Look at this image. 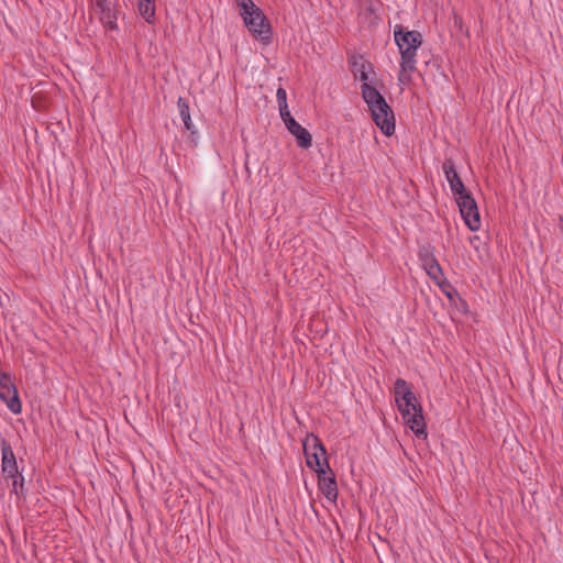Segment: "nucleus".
<instances>
[{
	"label": "nucleus",
	"instance_id": "nucleus-1",
	"mask_svg": "<svg viewBox=\"0 0 563 563\" xmlns=\"http://www.w3.org/2000/svg\"><path fill=\"white\" fill-rule=\"evenodd\" d=\"M394 40L400 53L398 79L401 84L408 85L411 82V74L417 70V52L422 45V34L397 24L394 27Z\"/></svg>",
	"mask_w": 563,
	"mask_h": 563
},
{
	"label": "nucleus",
	"instance_id": "nucleus-2",
	"mask_svg": "<svg viewBox=\"0 0 563 563\" xmlns=\"http://www.w3.org/2000/svg\"><path fill=\"white\" fill-rule=\"evenodd\" d=\"M361 92L375 124L385 135H393L395 132V115L383 95L371 84H362Z\"/></svg>",
	"mask_w": 563,
	"mask_h": 563
},
{
	"label": "nucleus",
	"instance_id": "nucleus-3",
	"mask_svg": "<svg viewBox=\"0 0 563 563\" xmlns=\"http://www.w3.org/2000/svg\"><path fill=\"white\" fill-rule=\"evenodd\" d=\"M249 13L242 15V19L250 33L265 45L269 44L273 38V31L263 10L255 5Z\"/></svg>",
	"mask_w": 563,
	"mask_h": 563
},
{
	"label": "nucleus",
	"instance_id": "nucleus-4",
	"mask_svg": "<svg viewBox=\"0 0 563 563\" xmlns=\"http://www.w3.org/2000/svg\"><path fill=\"white\" fill-rule=\"evenodd\" d=\"M456 203L459 206L461 216L471 231H477L481 228V217L477 203L471 192L457 197Z\"/></svg>",
	"mask_w": 563,
	"mask_h": 563
},
{
	"label": "nucleus",
	"instance_id": "nucleus-5",
	"mask_svg": "<svg viewBox=\"0 0 563 563\" xmlns=\"http://www.w3.org/2000/svg\"><path fill=\"white\" fill-rule=\"evenodd\" d=\"M394 393L397 402L398 410L400 411L402 417L408 416L411 409L417 405H420L417 401L415 393L411 390L410 385L402 378H397L394 384Z\"/></svg>",
	"mask_w": 563,
	"mask_h": 563
},
{
	"label": "nucleus",
	"instance_id": "nucleus-6",
	"mask_svg": "<svg viewBox=\"0 0 563 563\" xmlns=\"http://www.w3.org/2000/svg\"><path fill=\"white\" fill-rule=\"evenodd\" d=\"M0 399L3 400L8 408L15 415L22 410V404L12 378L7 373L0 374Z\"/></svg>",
	"mask_w": 563,
	"mask_h": 563
},
{
	"label": "nucleus",
	"instance_id": "nucleus-7",
	"mask_svg": "<svg viewBox=\"0 0 563 563\" xmlns=\"http://www.w3.org/2000/svg\"><path fill=\"white\" fill-rule=\"evenodd\" d=\"M419 260L427 275L432 280H443V271L435 257L434 247L431 244H424L419 249Z\"/></svg>",
	"mask_w": 563,
	"mask_h": 563
},
{
	"label": "nucleus",
	"instance_id": "nucleus-8",
	"mask_svg": "<svg viewBox=\"0 0 563 563\" xmlns=\"http://www.w3.org/2000/svg\"><path fill=\"white\" fill-rule=\"evenodd\" d=\"M280 118L290 134L296 137V142L299 147L307 150L312 146V136L310 132L291 117L289 110L282 112Z\"/></svg>",
	"mask_w": 563,
	"mask_h": 563
},
{
	"label": "nucleus",
	"instance_id": "nucleus-9",
	"mask_svg": "<svg viewBox=\"0 0 563 563\" xmlns=\"http://www.w3.org/2000/svg\"><path fill=\"white\" fill-rule=\"evenodd\" d=\"M349 66L354 79L363 84H368L369 74L375 75L374 65L361 54H352L349 57Z\"/></svg>",
	"mask_w": 563,
	"mask_h": 563
},
{
	"label": "nucleus",
	"instance_id": "nucleus-10",
	"mask_svg": "<svg viewBox=\"0 0 563 563\" xmlns=\"http://www.w3.org/2000/svg\"><path fill=\"white\" fill-rule=\"evenodd\" d=\"M318 486L325 498L330 501H335L338 498V484L335 475L331 467L317 468Z\"/></svg>",
	"mask_w": 563,
	"mask_h": 563
},
{
	"label": "nucleus",
	"instance_id": "nucleus-11",
	"mask_svg": "<svg viewBox=\"0 0 563 563\" xmlns=\"http://www.w3.org/2000/svg\"><path fill=\"white\" fill-rule=\"evenodd\" d=\"M442 170L455 199L460 196H463L464 194L470 192L459 176L453 159L446 158L442 164Z\"/></svg>",
	"mask_w": 563,
	"mask_h": 563
},
{
	"label": "nucleus",
	"instance_id": "nucleus-12",
	"mask_svg": "<svg viewBox=\"0 0 563 563\" xmlns=\"http://www.w3.org/2000/svg\"><path fill=\"white\" fill-rule=\"evenodd\" d=\"M1 445V471L5 477H16L19 468L11 444L2 438Z\"/></svg>",
	"mask_w": 563,
	"mask_h": 563
},
{
	"label": "nucleus",
	"instance_id": "nucleus-13",
	"mask_svg": "<svg viewBox=\"0 0 563 563\" xmlns=\"http://www.w3.org/2000/svg\"><path fill=\"white\" fill-rule=\"evenodd\" d=\"M402 418L406 424L411 429V431L418 439H427V424L422 413L421 405H417L416 407H413L412 412L409 411L408 416Z\"/></svg>",
	"mask_w": 563,
	"mask_h": 563
},
{
	"label": "nucleus",
	"instance_id": "nucleus-14",
	"mask_svg": "<svg viewBox=\"0 0 563 563\" xmlns=\"http://www.w3.org/2000/svg\"><path fill=\"white\" fill-rule=\"evenodd\" d=\"M99 19L101 23L109 30H117V13L111 0H96Z\"/></svg>",
	"mask_w": 563,
	"mask_h": 563
},
{
	"label": "nucleus",
	"instance_id": "nucleus-15",
	"mask_svg": "<svg viewBox=\"0 0 563 563\" xmlns=\"http://www.w3.org/2000/svg\"><path fill=\"white\" fill-rule=\"evenodd\" d=\"M177 107L179 110V115L181 121L184 122L185 129L190 132L192 140L197 136V131L195 130L194 123L191 121L189 103L186 98L179 97L177 100Z\"/></svg>",
	"mask_w": 563,
	"mask_h": 563
},
{
	"label": "nucleus",
	"instance_id": "nucleus-16",
	"mask_svg": "<svg viewBox=\"0 0 563 563\" xmlns=\"http://www.w3.org/2000/svg\"><path fill=\"white\" fill-rule=\"evenodd\" d=\"M306 461L307 465L313 470L317 473V468H328L330 467L327 454L320 455L316 452L309 451V449L306 448Z\"/></svg>",
	"mask_w": 563,
	"mask_h": 563
},
{
	"label": "nucleus",
	"instance_id": "nucleus-17",
	"mask_svg": "<svg viewBox=\"0 0 563 563\" xmlns=\"http://www.w3.org/2000/svg\"><path fill=\"white\" fill-rule=\"evenodd\" d=\"M140 15L147 22L153 23L155 20V0L137 1Z\"/></svg>",
	"mask_w": 563,
	"mask_h": 563
},
{
	"label": "nucleus",
	"instance_id": "nucleus-18",
	"mask_svg": "<svg viewBox=\"0 0 563 563\" xmlns=\"http://www.w3.org/2000/svg\"><path fill=\"white\" fill-rule=\"evenodd\" d=\"M306 448L309 449V451L316 452L320 455L327 454V450H325L324 445L322 444L321 440L314 434L307 435V438L303 442V452L305 453H306Z\"/></svg>",
	"mask_w": 563,
	"mask_h": 563
},
{
	"label": "nucleus",
	"instance_id": "nucleus-19",
	"mask_svg": "<svg viewBox=\"0 0 563 563\" xmlns=\"http://www.w3.org/2000/svg\"><path fill=\"white\" fill-rule=\"evenodd\" d=\"M443 280H433L439 287L440 289L445 294V296L449 298V299H452L454 295H457L456 290L454 289V287L451 285V283L445 278V276L443 275Z\"/></svg>",
	"mask_w": 563,
	"mask_h": 563
},
{
	"label": "nucleus",
	"instance_id": "nucleus-20",
	"mask_svg": "<svg viewBox=\"0 0 563 563\" xmlns=\"http://www.w3.org/2000/svg\"><path fill=\"white\" fill-rule=\"evenodd\" d=\"M276 98H277V102H278V107H279V113L289 110L288 104H287V93L284 88L279 87L277 89Z\"/></svg>",
	"mask_w": 563,
	"mask_h": 563
},
{
	"label": "nucleus",
	"instance_id": "nucleus-21",
	"mask_svg": "<svg viewBox=\"0 0 563 563\" xmlns=\"http://www.w3.org/2000/svg\"><path fill=\"white\" fill-rule=\"evenodd\" d=\"M13 479L12 482V493L16 494L18 496L24 495V477L22 474L19 473L16 477H11Z\"/></svg>",
	"mask_w": 563,
	"mask_h": 563
},
{
	"label": "nucleus",
	"instance_id": "nucleus-22",
	"mask_svg": "<svg viewBox=\"0 0 563 563\" xmlns=\"http://www.w3.org/2000/svg\"><path fill=\"white\" fill-rule=\"evenodd\" d=\"M234 2L240 8L241 16L250 14L249 11L256 5L252 0H234Z\"/></svg>",
	"mask_w": 563,
	"mask_h": 563
},
{
	"label": "nucleus",
	"instance_id": "nucleus-23",
	"mask_svg": "<svg viewBox=\"0 0 563 563\" xmlns=\"http://www.w3.org/2000/svg\"><path fill=\"white\" fill-rule=\"evenodd\" d=\"M560 227H561V230L563 231V216H560Z\"/></svg>",
	"mask_w": 563,
	"mask_h": 563
}]
</instances>
